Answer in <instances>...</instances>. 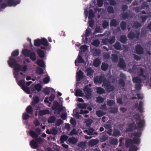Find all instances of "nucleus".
Wrapping results in <instances>:
<instances>
[{
    "mask_svg": "<svg viewBox=\"0 0 151 151\" xmlns=\"http://www.w3.org/2000/svg\"><path fill=\"white\" fill-rule=\"evenodd\" d=\"M102 86L105 89L107 92L113 91L115 89V87L113 85H111L110 82L105 78L102 84Z\"/></svg>",
    "mask_w": 151,
    "mask_h": 151,
    "instance_id": "1",
    "label": "nucleus"
},
{
    "mask_svg": "<svg viewBox=\"0 0 151 151\" xmlns=\"http://www.w3.org/2000/svg\"><path fill=\"white\" fill-rule=\"evenodd\" d=\"M140 142V139L139 138L134 137L132 139H128L125 142V145L126 147H131L133 146V144H139Z\"/></svg>",
    "mask_w": 151,
    "mask_h": 151,
    "instance_id": "2",
    "label": "nucleus"
},
{
    "mask_svg": "<svg viewBox=\"0 0 151 151\" xmlns=\"http://www.w3.org/2000/svg\"><path fill=\"white\" fill-rule=\"evenodd\" d=\"M140 35V33L138 31L135 30L134 32L131 31L128 34L127 37L129 40H132L134 38L137 40H139Z\"/></svg>",
    "mask_w": 151,
    "mask_h": 151,
    "instance_id": "3",
    "label": "nucleus"
},
{
    "mask_svg": "<svg viewBox=\"0 0 151 151\" xmlns=\"http://www.w3.org/2000/svg\"><path fill=\"white\" fill-rule=\"evenodd\" d=\"M136 53L138 55H141L144 53L143 48L139 44L136 45L135 48Z\"/></svg>",
    "mask_w": 151,
    "mask_h": 151,
    "instance_id": "4",
    "label": "nucleus"
},
{
    "mask_svg": "<svg viewBox=\"0 0 151 151\" xmlns=\"http://www.w3.org/2000/svg\"><path fill=\"white\" fill-rule=\"evenodd\" d=\"M8 63L10 67L13 68L17 63V60L16 59L13 58L12 57H9V60L8 61Z\"/></svg>",
    "mask_w": 151,
    "mask_h": 151,
    "instance_id": "5",
    "label": "nucleus"
},
{
    "mask_svg": "<svg viewBox=\"0 0 151 151\" xmlns=\"http://www.w3.org/2000/svg\"><path fill=\"white\" fill-rule=\"evenodd\" d=\"M136 129H137V127L135 122H133L129 124L127 130L128 132H131Z\"/></svg>",
    "mask_w": 151,
    "mask_h": 151,
    "instance_id": "6",
    "label": "nucleus"
},
{
    "mask_svg": "<svg viewBox=\"0 0 151 151\" xmlns=\"http://www.w3.org/2000/svg\"><path fill=\"white\" fill-rule=\"evenodd\" d=\"M105 78L102 76H96L94 78V82L95 83L101 84L102 83L104 82V80Z\"/></svg>",
    "mask_w": 151,
    "mask_h": 151,
    "instance_id": "7",
    "label": "nucleus"
},
{
    "mask_svg": "<svg viewBox=\"0 0 151 151\" xmlns=\"http://www.w3.org/2000/svg\"><path fill=\"white\" fill-rule=\"evenodd\" d=\"M77 74L76 80L77 81H79L83 79L84 77L83 73L81 70H79L77 73Z\"/></svg>",
    "mask_w": 151,
    "mask_h": 151,
    "instance_id": "8",
    "label": "nucleus"
},
{
    "mask_svg": "<svg viewBox=\"0 0 151 151\" xmlns=\"http://www.w3.org/2000/svg\"><path fill=\"white\" fill-rule=\"evenodd\" d=\"M6 3L8 6H15L19 4L20 3V1H15L14 0H8Z\"/></svg>",
    "mask_w": 151,
    "mask_h": 151,
    "instance_id": "9",
    "label": "nucleus"
},
{
    "mask_svg": "<svg viewBox=\"0 0 151 151\" xmlns=\"http://www.w3.org/2000/svg\"><path fill=\"white\" fill-rule=\"evenodd\" d=\"M137 127V129H143L145 124V121L143 119L140 120L138 122H136Z\"/></svg>",
    "mask_w": 151,
    "mask_h": 151,
    "instance_id": "10",
    "label": "nucleus"
},
{
    "mask_svg": "<svg viewBox=\"0 0 151 151\" xmlns=\"http://www.w3.org/2000/svg\"><path fill=\"white\" fill-rule=\"evenodd\" d=\"M85 72L86 73L87 76L90 77H93L94 70L91 67L87 68L86 69Z\"/></svg>",
    "mask_w": 151,
    "mask_h": 151,
    "instance_id": "11",
    "label": "nucleus"
},
{
    "mask_svg": "<svg viewBox=\"0 0 151 151\" xmlns=\"http://www.w3.org/2000/svg\"><path fill=\"white\" fill-rule=\"evenodd\" d=\"M115 41V37L114 36L110 37L109 39L106 38L104 40V42H107L110 44L113 43Z\"/></svg>",
    "mask_w": 151,
    "mask_h": 151,
    "instance_id": "12",
    "label": "nucleus"
},
{
    "mask_svg": "<svg viewBox=\"0 0 151 151\" xmlns=\"http://www.w3.org/2000/svg\"><path fill=\"white\" fill-rule=\"evenodd\" d=\"M138 131L137 132H134L132 134L131 137L133 136L137 137V138H139L140 139L139 137L141 136L143 129H137Z\"/></svg>",
    "mask_w": 151,
    "mask_h": 151,
    "instance_id": "13",
    "label": "nucleus"
},
{
    "mask_svg": "<svg viewBox=\"0 0 151 151\" xmlns=\"http://www.w3.org/2000/svg\"><path fill=\"white\" fill-rule=\"evenodd\" d=\"M94 129H93L92 128H91L88 130H86L85 131L87 132V134L89 135L98 134V133L96 132H94Z\"/></svg>",
    "mask_w": 151,
    "mask_h": 151,
    "instance_id": "14",
    "label": "nucleus"
},
{
    "mask_svg": "<svg viewBox=\"0 0 151 151\" xmlns=\"http://www.w3.org/2000/svg\"><path fill=\"white\" fill-rule=\"evenodd\" d=\"M118 66L123 69H124L126 68V65L124 61L122 59H120Z\"/></svg>",
    "mask_w": 151,
    "mask_h": 151,
    "instance_id": "15",
    "label": "nucleus"
},
{
    "mask_svg": "<svg viewBox=\"0 0 151 151\" xmlns=\"http://www.w3.org/2000/svg\"><path fill=\"white\" fill-rule=\"evenodd\" d=\"M30 145L31 147L33 149H37L38 147V143L34 140H32L30 141Z\"/></svg>",
    "mask_w": 151,
    "mask_h": 151,
    "instance_id": "16",
    "label": "nucleus"
},
{
    "mask_svg": "<svg viewBox=\"0 0 151 151\" xmlns=\"http://www.w3.org/2000/svg\"><path fill=\"white\" fill-rule=\"evenodd\" d=\"M40 101L39 97L36 96L34 98L32 101L31 105L33 107H35L36 104H38Z\"/></svg>",
    "mask_w": 151,
    "mask_h": 151,
    "instance_id": "17",
    "label": "nucleus"
},
{
    "mask_svg": "<svg viewBox=\"0 0 151 151\" xmlns=\"http://www.w3.org/2000/svg\"><path fill=\"white\" fill-rule=\"evenodd\" d=\"M101 63L100 59L98 58L95 59L93 61V65L96 67H98L100 65Z\"/></svg>",
    "mask_w": 151,
    "mask_h": 151,
    "instance_id": "18",
    "label": "nucleus"
},
{
    "mask_svg": "<svg viewBox=\"0 0 151 151\" xmlns=\"http://www.w3.org/2000/svg\"><path fill=\"white\" fill-rule=\"evenodd\" d=\"M37 52L39 56L41 58H44L45 56V54L44 51L41 49H39L37 50Z\"/></svg>",
    "mask_w": 151,
    "mask_h": 151,
    "instance_id": "19",
    "label": "nucleus"
},
{
    "mask_svg": "<svg viewBox=\"0 0 151 151\" xmlns=\"http://www.w3.org/2000/svg\"><path fill=\"white\" fill-rule=\"evenodd\" d=\"M31 52L30 50L27 49H23L22 50V52L24 55L27 57H29Z\"/></svg>",
    "mask_w": 151,
    "mask_h": 151,
    "instance_id": "20",
    "label": "nucleus"
},
{
    "mask_svg": "<svg viewBox=\"0 0 151 151\" xmlns=\"http://www.w3.org/2000/svg\"><path fill=\"white\" fill-rule=\"evenodd\" d=\"M75 95L76 96L83 97L84 96L83 93L82 92V91L80 89H78L76 91Z\"/></svg>",
    "mask_w": 151,
    "mask_h": 151,
    "instance_id": "21",
    "label": "nucleus"
},
{
    "mask_svg": "<svg viewBox=\"0 0 151 151\" xmlns=\"http://www.w3.org/2000/svg\"><path fill=\"white\" fill-rule=\"evenodd\" d=\"M127 40L126 36L125 35H121L120 37V41L122 43L125 44Z\"/></svg>",
    "mask_w": 151,
    "mask_h": 151,
    "instance_id": "22",
    "label": "nucleus"
},
{
    "mask_svg": "<svg viewBox=\"0 0 151 151\" xmlns=\"http://www.w3.org/2000/svg\"><path fill=\"white\" fill-rule=\"evenodd\" d=\"M68 141L70 143L75 144L77 142L78 140L76 138L72 137L69 138L68 139Z\"/></svg>",
    "mask_w": 151,
    "mask_h": 151,
    "instance_id": "23",
    "label": "nucleus"
},
{
    "mask_svg": "<svg viewBox=\"0 0 151 151\" xmlns=\"http://www.w3.org/2000/svg\"><path fill=\"white\" fill-rule=\"evenodd\" d=\"M109 67L108 64L105 62H103L102 63L101 65V69L104 71H106L107 70Z\"/></svg>",
    "mask_w": 151,
    "mask_h": 151,
    "instance_id": "24",
    "label": "nucleus"
},
{
    "mask_svg": "<svg viewBox=\"0 0 151 151\" xmlns=\"http://www.w3.org/2000/svg\"><path fill=\"white\" fill-rule=\"evenodd\" d=\"M95 16V14L92 9H90L88 12V18L89 19H92Z\"/></svg>",
    "mask_w": 151,
    "mask_h": 151,
    "instance_id": "25",
    "label": "nucleus"
},
{
    "mask_svg": "<svg viewBox=\"0 0 151 151\" xmlns=\"http://www.w3.org/2000/svg\"><path fill=\"white\" fill-rule=\"evenodd\" d=\"M96 92L100 94H102L105 93L104 89L101 87H97L96 88Z\"/></svg>",
    "mask_w": 151,
    "mask_h": 151,
    "instance_id": "26",
    "label": "nucleus"
},
{
    "mask_svg": "<svg viewBox=\"0 0 151 151\" xmlns=\"http://www.w3.org/2000/svg\"><path fill=\"white\" fill-rule=\"evenodd\" d=\"M118 24V22L115 19H113L111 20L110 25L111 27H116Z\"/></svg>",
    "mask_w": 151,
    "mask_h": 151,
    "instance_id": "27",
    "label": "nucleus"
},
{
    "mask_svg": "<svg viewBox=\"0 0 151 151\" xmlns=\"http://www.w3.org/2000/svg\"><path fill=\"white\" fill-rule=\"evenodd\" d=\"M49 113V111L48 110H43L40 111L39 112V115L40 116H42L43 115L47 114Z\"/></svg>",
    "mask_w": 151,
    "mask_h": 151,
    "instance_id": "28",
    "label": "nucleus"
},
{
    "mask_svg": "<svg viewBox=\"0 0 151 151\" xmlns=\"http://www.w3.org/2000/svg\"><path fill=\"white\" fill-rule=\"evenodd\" d=\"M83 90L85 93H91V88L88 87V85L85 86L83 88Z\"/></svg>",
    "mask_w": 151,
    "mask_h": 151,
    "instance_id": "29",
    "label": "nucleus"
},
{
    "mask_svg": "<svg viewBox=\"0 0 151 151\" xmlns=\"http://www.w3.org/2000/svg\"><path fill=\"white\" fill-rule=\"evenodd\" d=\"M29 57L30 59L33 61L36 60L37 58L35 54L33 52L31 51Z\"/></svg>",
    "mask_w": 151,
    "mask_h": 151,
    "instance_id": "30",
    "label": "nucleus"
},
{
    "mask_svg": "<svg viewBox=\"0 0 151 151\" xmlns=\"http://www.w3.org/2000/svg\"><path fill=\"white\" fill-rule=\"evenodd\" d=\"M132 81L134 83H140L142 82L141 79L138 77H135L132 78Z\"/></svg>",
    "mask_w": 151,
    "mask_h": 151,
    "instance_id": "31",
    "label": "nucleus"
},
{
    "mask_svg": "<svg viewBox=\"0 0 151 151\" xmlns=\"http://www.w3.org/2000/svg\"><path fill=\"white\" fill-rule=\"evenodd\" d=\"M143 103L142 101H141L139 102V106L138 107V109L141 113L143 112Z\"/></svg>",
    "mask_w": 151,
    "mask_h": 151,
    "instance_id": "32",
    "label": "nucleus"
},
{
    "mask_svg": "<svg viewBox=\"0 0 151 151\" xmlns=\"http://www.w3.org/2000/svg\"><path fill=\"white\" fill-rule=\"evenodd\" d=\"M120 26L121 29L123 30H124L127 28V23L125 21H122L120 23Z\"/></svg>",
    "mask_w": 151,
    "mask_h": 151,
    "instance_id": "33",
    "label": "nucleus"
},
{
    "mask_svg": "<svg viewBox=\"0 0 151 151\" xmlns=\"http://www.w3.org/2000/svg\"><path fill=\"white\" fill-rule=\"evenodd\" d=\"M37 63L38 66L41 67H43L45 65L44 61L42 60H38Z\"/></svg>",
    "mask_w": 151,
    "mask_h": 151,
    "instance_id": "34",
    "label": "nucleus"
},
{
    "mask_svg": "<svg viewBox=\"0 0 151 151\" xmlns=\"http://www.w3.org/2000/svg\"><path fill=\"white\" fill-rule=\"evenodd\" d=\"M56 120V118L54 116H51L49 119L47 120V122L48 123H52L55 122Z\"/></svg>",
    "mask_w": 151,
    "mask_h": 151,
    "instance_id": "35",
    "label": "nucleus"
},
{
    "mask_svg": "<svg viewBox=\"0 0 151 151\" xmlns=\"http://www.w3.org/2000/svg\"><path fill=\"white\" fill-rule=\"evenodd\" d=\"M114 48L117 50H122V47L120 43L119 42H116L114 45Z\"/></svg>",
    "mask_w": 151,
    "mask_h": 151,
    "instance_id": "36",
    "label": "nucleus"
},
{
    "mask_svg": "<svg viewBox=\"0 0 151 151\" xmlns=\"http://www.w3.org/2000/svg\"><path fill=\"white\" fill-rule=\"evenodd\" d=\"M48 44L49 43L46 39L44 38L41 40V45L47 47L48 46Z\"/></svg>",
    "mask_w": 151,
    "mask_h": 151,
    "instance_id": "37",
    "label": "nucleus"
},
{
    "mask_svg": "<svg viewBox=\"0 0 151 151\" xmlns=\"http://www.w3.org/2000/svg\"><path fill=\"white\" fill-rule=\"evenodd\" d=\"M41 45V40L38 39L35 40L34 41V45L35 46L39 47Z\"/></svg>",
    "mask_w": 151,
    "mask_h": 151,
    "instance_id": "38",
    "label": "nucleus"
},
{
    "mask_svg": "<svg viewBox=\"0 0 151 151\" xmlns=\"http://www.w3.org/2000/svg\"><path fill=\"white\" fill-rule=\"evenodd\" d=\"M30 135L32 138H35L38 137L39 134L36 133L35 132L33 131H30L29 132Z\"/></svg>",
    "mask_w": 151,
    "mask_h": 151,
    "instance_id": "39",
    "label": "nucleus"
},
{
    "mask_svg": "<svg viewBox=\"0 0 151 151\" xmlns=\"http://www.w3.org/2000/svg\"><path fill=\"white\" fill-rule=\"evenodd\" d=\"M26 111L29 114H32L33 112V110L31 106L30 105L28 106L26 109Z\"/></svg>",
    "mask_w": 151,
    "mask_h": 151,
    "instance_id": "40",
    "label": "nucleus"
},
{
    "mask_svg": "<svg viewBox=\"0 0 151 151\" xmlns=\"http://www.w3.org/2000/svg\"><path fill=\"white\" fill-rule=\"evenodd\" d=\"M68 136L65 135H62L60 139L61 143H63L64 141H66L68 139Z\"/></svg>",
    "mask_w": 151,
    "mask_h": 151,
    "instance_id": "41",
    "label": "nucleus"
},
{
    "mask_svg": "<svg viewBox=\"0 0 151 151\" xmlns=\"http://www.w3.org/2000/svg\"><path fill=\"white\" fill-rule=\"evenodd\" d=\"M15 71L16 72H18L21 70L22 66L19 64L17 63L14 67Z\"/></svg>",
    "mask_w": 151,
    "mask_h": 151,
    "instance_id": "42",
    "label": "nucleus"
},
{
    "mask_svg": "<svg viewBox=\"0 0 151 151\" xmlns=\"http://www.w3.org/2000/svg\"><path fill=\"white\" fill-rule=\"evenodd\" d=\"M99 143L98 140L94 139L91 140L89 142V144L91 146H93Z\"/></svg>",
    "mask_w": 151,
    "mask_h": 151,
    "instance_id": "43",
    "label": "nucleus"
},
{
    "mask_svg": "<svg viewBox=\"0 0 151 151\" xmlns=\"http://www.w3.org/2000/svg\"><path fill=\"white\" fill-rule=\"evenodd\" d=\"M107 11L109 14L114 13V11L113 7L111 6H109L107 9Z\"/></svg>",
    "mask_w": 151,
    "mask_h": 151,
    "instance_id": "44",
    "label": "nucleus"
},
{
    "mask_svg": "<svg viewBox=\"0 0 151 151\" xmlns=\"http://www.w3.org/2000/svg\"><path fill=\"white\" fill-rule=\"evenodd\" d=\"M60 106V104L57 101H55L53 104V106L52 107V109L53 110L55 109L56 108L58 107V106Z\"/></svg>",
    "mask_w": 151,
    "mask_h": 151,
    "instance_id": "45",
    "label": "nucleus"
},
{
    "mask_svg": "<svg viewBox=\"0 0 151 151\" xmlns=\"http://www.w3.org/2000/svg\"><path fill=\"white\" fill-rule=\"evenodd\" d=\"M42 87V86L40 83L37 84L35 86V89L38 92L40 91Z\"/></svg>",
    "mask_w": 151,
    "mask_h": 151,
    "instance_id": "46",
    "label": "nucleus"
},
{
    "mask_svg": "<svg viewBox=\"0 0 151 151\" xmlns=\"http://www.w3.org/2000/svg\"><path fill=\"white\" fill-rule=\"evenodd\" d=\"M120 131L118 129H115L112 135L114 137H116L120 135Z\"/></svg>",
    "mask_w": 151,
    "mask_h": 151,
    "instance_id": "47",
    "label": "nucleus"
},
{
    "mask_svg": "<svg viewBox=\"0 0 151 151\" xmlns=\"http://www.w3.org/2000/svg\"><path fill=\"white\" fill-rule=\"evenodd\" d=\"M141 26V24L137 21L135 22L133 24L132 27L134 28H138Z\"/></svg>",
    "mask_w": 151,
    "mask_h": 151,
    "instance_id": "48",
    "label": "nucleus"
},
{
    "mask_svg": "<svg viewBox=\"0 0 151 151\" xmlns=\"http://www.w3.org/2000/svg\"><path fill=\"white\" fill-rule=\"evenodd\" d=\"M106 114L105 112H104L102 111H96V114L97 116L99 117H101L102 116L105 115Z\"/></svg>",
    "mask_w": 151,
    "mask_h": 151,
    "instance_id": "49",
    "label": "nucleus"
},
{
    "mask_svg": "<svg viewBox=\"0 0 151 151\" xmlns=\"http://www.w3.org/2000/svg\"><path fill=\"white\" fill-rule=\"evenodd\" d=\"M102 25L103 28L104 29H106L109 26V22L106 20H104L103 22Z\"/></svg>",
    "mask_w": 151,
    "mask_h": 151,
    "instance_id": "50",
    "label": "nucleus"
},
{
    "mask_svg": "<svg viewBox=\"0 0 151 151\" xmlns=\"http://www.w3.org/2000/svg\"><path fill=\"white\" fill-rule=\"evenodd\" d=\"M149 7V5L147 4L146 2H144L141 5V7L142 9H147Z\"/></svg>",
    "mask_w": 151,
    "mask_h": 151,
    "instance_id": "51",
    "label": "nucleus"
},
{
    "mask_svg": "<svg viewBox=\"0 0 151 151\" xmlns=\"http://www.w3.org/2000/svg\"><path fill=\"white\" fill-rule=\"evenodd\" d=\"M63 110V107H59L57 108L54 110L55 111V113H57V114H59Z\"/></svg>",
    "mask_w": 151,
    "mask_h": 151,
    "instance_id": "52",
    "label": "nucleus"
},
{
    "mask_svg": "<svg viewBox=\"0 0 151 151\" xmlns=\"http://www.w3.org/2000/svg\"><path fill=\"white\" fill-rule=\"evenodd\" d=\"M119 84L121 86L124 87L125 86L124 81L122 78H121L119 80Z\"/></svg>",
    "mask_w": 151,
    "mask_h": 151,
    "instance_id": "53",
    "label": "nucleus"
},
{
    "mask_svg": "<svg viewBox=\"0 0 151 151\" xmlns=\"http://www.w3.org/2000/svg\"><path fill=\"white\" fill-rule=\"evenodd\" d=\"M19 54V51L18 50H14L12 53L11 56L16 57Z\"/></svg>",
    "mask_w": 151,
    "mask_h": 151,
    "instance_id": "54",
    "label": "nucleus"
},
{
    "mask_svg": "<svg viewBox=\"0 0 151 151\" xmlns=\"http://www.w3.org/2000/svg\"><path fill=\"white\" fill-rule=\"evenodd\" d=\"M134 119L135 120V121L137 122L138 121H139L140 119V116L138 114H136L133 116Z\"/></svg>",
    "mask_w": 151,
    "mask_h": 151,
    "instance_id": "55",
    "label": "nucleus"
},
{
    "mask_svg": "<svg viewBox=\"0 0 151 151\" xmlns=\"http://www.w3.org/2000/svg\"><path fill=\"white\" fill-rule=\"evenodd\" d=\"M104 99L100 96H99L96 98V101L98 103H102L104 102Z\"/></svg>",
    "mask_w": 151,
    "mask_h": 151,
    "instance_id": "56",
    "label": "nucleus"
},
{
    "mask_svg": "<svg viewBox=\"0 0 151 151\" xmlns=\"http://www.w3.org/2000/svg\"><path fill=\"white\" fill-rule=\"evenodd\" d=\"M106 103L107 105L110 106H111L115 104L114 101L112 100H107Z\"/></svg>",
    "mask_w": 151,
    "mask_h": 151,
    "instance_id": "57",
    "label": "nucleus"
},
{
    "mask_svg": "<svg viewBox=\"0 0 151 151\" xmlns=\"http://www.w3.org/2000/svg\"><path fill=\"white\" fill-rule=\"evenodd\" d=\"M111 111L110 112L113 114L116 113L118 111V109L117 107H113L111 108Z\"/></svg>",
    "mask_w": 151,
    "mask_h": 151,
    "instance_id": "58",
    "label": "nucleus"
},
{
    "mask_svg": "<svg viewBox=\"0 0 151 151\" xmlns=\"http://www.w3.org/2000/svg\"><path fill=\"white\" fill-rule=\"evenodd\" d=\"M36 72L38 74L40 75L43 73V69L40 68H38L36 70Z\"/></svg>",
    "mask_w": 151,
    "mask_h": 151,
    "instance_id": "59",
    "label": "nucleus"
},
{
    "mask_svg": "<svg viewBox=\"0 0 151 151\" xmlns=\"http://www.w3.org/2000/svg\"><path fill=\"white\" fill-rule=\"evenodd\" d=\"M22 88L24 91L26 92L27 93H29L30 90L29 87L25 85L22 87Z\"/></svg>",
    "mask_w": 151,
    "mask_h": 151,
    "instance_id": "60",
    "label": "nucleus"
},
{
    "mask_svg": "<svg viewBox=\"0 0 151 151\" xmlns=\"http://www.w3.org/2000/svg\"><path fill=\"white\" fill-rule=\"evenodd\" d=\"M108 136L106 135H103L100 137V141L101 142L105 141L108 139Z\"/></svg>",
    "mask_w": 151,
    "mask_h": 151,
    "instance_id": "61",
    "label": "nucleus"
},
{
    "mask_svg": "<svg viewBox=\"0 0 151 151\" xmlns=\"http://www.w3.org/2000/svg\"><path fill=\"white\" fill-rule=\"evenodd\" d=\"M129 17V14L127 12L123 14L122 15V17L124 19H128Z\"/></svg>",
    "mask_w": 151,
    "mask_h": 151,
    "instance_id": "62",
    "label": "nucleus"
},
{
    "mask_svg": "<svg viewBox=\"0 0 151 151\" xmlns=\"http://www.w3.org/2000/svg\"><path fill=\"white\" fill-rule=\"evenodd\" d=\"M50 88L46 87L43 90V91L46 95H48L50 92Z\"/></svg>",
    "mask_w": 151,
    "mask_h": 151,
    "instance_id": "63",
    "label": "nucleus"
},
{
    "mask_svg": "<svg viewBox=\"0 0 151 151\" xmlns=\"http://www.w3.org/2000/svg\"><path fill=\"white\" fill-rule=\"evenodd\" d=\"M138 148L134 145H133L129 148V151H137Z\"/></svg>",
    "mask_w": 151,
    "mask_h": 151,
    "instance_id": "64",
    "label": "nucleus"
}]
</instances>
